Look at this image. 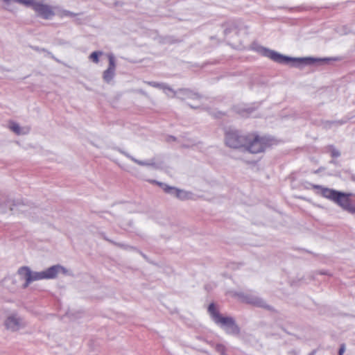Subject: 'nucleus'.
Returning a JSON list of instances; mask_svg holds the SVG:
<instances>
[{"label":"nucleus","mask_w":355,"mask_h":355,"mask_svg":"<svg viewBox=\"0 0 355 355\" xmlns=\"http://www.w3.org/2000/svg\"><path fill=\"white\" fill-rule=\"evenodd\" d=\"M176 96L181 100H187V99H198L200 100L201 97L193 92L192 91L187 89H180L178 91H175Z\"/></svg>","instance_id":"obj_11"},{"label":"nucleus","mask_w":355,"mask_h":355,"mask_svg":"<svg viewBox=\"0 0 355 355\" xmlns=\"http://www.w3.org/2000/svg\"><path fill=\"white\" fill-rule=\"evenodd\" d=\"M109 66L108 68L103 72V80L109 83L113 79L115 75L116 62L114 56L112 54H109Z\"/></svg>","instance_id":"obj_9"},{"label":"nucleus","mask_w":355,"mask_h":355,"mask_svg":"<svg viewBox=\"0 0 355 355\" xmlns=\"http://www.w3.org/2000/svg\"><path fill=\"white\" fill-rule=\"evenodd\" d=\"M167 93L168 94H166L168 97L170 98H173L172 96H173V93L171 92H168L167 91Z\"/></svg>","instance_id":"obj_28"},{"label":"nucleus","mask_w":355,"mask_h":355,"mask_svg":"<svg viewBox=\"0 0 355 355\" xmlns=\"http://www.w3.org/2000/svg\"><path fill=\"white\" fill-rule=\"evenodd\" d=\"M234 295L240 302L253 304L261 309H270V306L264 300L252 294L235 293Z\"/></svg>","instance_id":"obj_6"},{"label":"nucleus","mask_w":355,"mask_h":355,"mask_svg":"<svg viewBox=\"0 0 355 355\" xmlns=\"http://www.w3.org/2000/svg\"><path fill=\"white\" fill-rule=\"evenodd\" d=\"M347 211H348L349 212H350L352 214H355V206L352 205L350 204L349 206L348 207Z\"/></svg>","instance_id":"obj_25"},{"label":"nucleus","mask_w":355,"mask_h":355,"mask_svg":"<svg viewBox=\"0 0 355 355\" xmlns=\"http://www.w3.org/2000/svg\"><path fill=\"white\" fill-rule=\"evenodd\" d=\"M8 282H10L12 284H15L16 283V280L13 279H9L7 280Z\"/></svg>","instance_id":"obj_27"},{"label":"nucleus","mask_w":355,"mask_h":355,"mask_svg":"<svg viewBox=\"0 0 355 355\" xmlns=\"http://www.w3.org/2000/svg\"><path fill=\"white\" fill-rule=\"evenodd\" d=\"M4 1H9L10 0H3Z\"/></svg>","instance_id":"obj_30"},{"label":"nucleus","mask_w":355,"mask_h":355,"mask_svg":"<svg viewBox=\"0 0 355 355\" xmlns=\"http://www.w3.org/2000/svg\"><path fill=\"white\" fill-rule=\"evenodd\" d=\"M211 320L228 334L238 335L240 332L239 327L234 320L231 317L223 316L220 312H210Z\"/></svg>","instance_id":"obj_3"},{"label":"nucleus","mask_w":355,"mask_h":355,"mask_svg":"<svg viewBox=\"0 0 355 355\" xmlns=\"http://www.w3.org/2000/svg\"><path fill=\"white\" fill-rule=\"evenodd\" d=\"M216 349L218 352H219L221 355H225V347L222 344H218L216 346Z\"/></svg>","instance_id":"obj_20"},{"label":"nucleus","mask_w":355,"mask_h":355,"mask_svg":"<svg viewBox=\"0 0 355 355\" xmlns=\"http://www.w3.org/2000/svg\"><path fill=\"white\" fill-rule=\"evenodd\" d=\"M103 54L102 51H94L89 55V59L94 63H98L99 62V56Z\"/></svg>","instance_id":"obj_18"},{"label":"nucleus","mask_w":355,"mask_h":355,"mask_svg":"<svg viewBox=\"0 0 355 355\" xmlns=\"http://www.w3.org/2000/svg\"><path fill=\"white\" fill-rule=\"evenodd\" d=\"M33 9L39 16L45 19H50L55 15L52 7L42 1H36Z\"/></svg>","instance_id":"obj_8"},{"label":"nucleus","mask_w":355,"mask_h":355,"mask_svg":"<svg viewBox=\"0 0 355 355\" xmlns=\"http://www.w3.org/2000/svg\"><path fill=\"white\" fill-rule=\"evenodd\" d=\"M216 307L214 303H211L208 306L207 311H216Z\"/></svg>","instance_id":"obj_26"},{"label":"nucleus","mask_w":355,"mask_h":355,"mask_svg":"<svg viewBox=\"0 0 355 355\" xmlns=\"http://www.w3.org/2000/svg\"><path fill=\"white\" fill-rule=\"evenodd\" d=\"M107 241H108L109 242H110L111 243L121 248H123V249H125V250H132V249H134L133 247L130 246V245H126V244H123V243H116L113 241H111L110 239H106Z\"/></svg>","instance_id":"obj_19"},{"label":"nucleus","mask_w":355,"mask_h":355,"mask_svg":"<svg viewBox=\"0 0 355 355\" xmlns=\"http://www.w3.org/2000/svg\"><path fill=\"white\" fill-rule=\"evenodd\" d=\"M331 156L332 157H338L340 156V153L338 150H336V149H333L331 150Z\"/></svg>","instance_id":"obj_24"},{"label":"nucleus","mask_w":355,"mask_h":355,"mask_svg":"<svg viewBox=\"0 0 355 355\" xmlns=\"http://www.w3.org/2000/svg\"><path fill=\"white\" fill-rule=\"evenodd\" d=\"M76 14L73 13V12H71L70 11H68V10H64L62 12V16H69V17H74L76 16Z\"/></svg>","instance_id":"obj_22"},{"label":"nucleus","mask_w":355,"mask_h":355,"mask_svg":"<svg viewBox=\"0 0 355 355\" xmlns=\"http://www.w3.org/2000/svg\"><path fill=\"white\" fill-rule=\"evenodd\" d=\"M334 202H336L338 205H340L345 210L347 209L348 207L350 205V201L348 195L339 191L338 192Z\"/></svg>","instance_id":"obj_12"},{"label":"nucleus","mask_w":355,"mask_h":355,"mask_svg":"<svg viewBox=\"0 0 355 355\" xmlns=\"http://www.w3.org/2000/svg\"><path fill=\"white\" fill-rule=\"evenodd\" d=\"M3 325L6 330L15 332L24 328L26 326V322L17 313H11L5 316Z\"/></svg>","instance_id":"obj_5"},{"label":"nucleus","mask_w":355,"mask_h":355,"mask_svg":"<svg viewBox=\"0 0 355 355\" xmlns=\"http://www.w3.org/2000/svg\"><path fill=\"white\" fill-rule=\"evenodd\" d=\"M59 273L68 275L69 271L67 268L60 264L52 266L40 272L31 270V284L35 281L55 279Z\"/></svg>","instance_id":"obj_4"},{"label":"nucleus","mask_w":355,"mask_h":355,"mask_svg":"<svg viewBox=\"0 0 355 355\" xmlns=\"http://www.w3.org/2000/svg\"><path fill=\"white\" fill-rule=\"evenodd\" d=\"M120 152L122 154H123L125 156L128 157L130 159H131L132 162H134L135 163L137 164L139 166H147L152 165V164L148 161H141V160H139V159H136L135 157H132L131 155H130L127 152H125L123 150H120Z\"/></svg>","instance_id":"obj_17"},{"label":"nucleus","mask_w":355,"mask_h":355,"mask_svg":"<svg viewBox=\"0 0 355 355\" xmlns=\"http://www.w3.org/2000/svg\"><path fill=\"white\" fill-rule=\"evenodd\" d=\"M17 275L25 282L23 288H26L31 284V269L28 266H21L17 270Z\"/></svg>","instance_id":"obj_10"},{"label":"nucleus","mask_w":355,"mask_h":355,"mask_svg":"<svg viewBox=\"0 0 355 355\" xmlns=\"http://www.w3.org/2000/svg\"><path fill=\"white\" fill-rule=\"evenodd\" d=\"M73 313L72 312H66V313L63 315L62 320L64 322L69 321L72 320Z\"/></svg>","instance_id":"obj_21"},{"label":"nucleus","mask_w":355,"mask_h":355,"mask_svg":"<svg viewBox=\"0 0 355 355\" xmlns=\"http://www.w3.org/2000/svg\"><path fill=\"white\" fill-rule=\"evenodd\" d=\"M257 51L262 55L269 58L274 62L278 63H288L291 61H294L299 63L311 64L317 61V60L311 58H292L263 46H259L257 49Z\"/></svg>","instance_id":"obj_2"},{"label":"nucleus","mask_w":355,"mask_h":355,"mask_svg":"<svg viewBox=\"0 0 355 355\" xmlns=\"http://www.w3.org/2000/svg\"><path fill=\"white\" fill-rule=\"evenodd\" d=\"M144 83L151 87L162 89L166 94H168L167 91L171 92L173 93L172 97L176 96L175 91L174 89H173L170 86H168V85H166L165 83H157V82H154V81H145Z\"/></svg>","instance_id":"obj_15"},{"label":"nucleus","mask_w":355,"mask_h":355,"mask_svg":"<svg viewBox=\"0 0 355 355\" xmlns=\"http://www.w3.org/2000/svg\"><path fill=\"white\" fill-rule=\"evenodd\" d=\"M191 107H195L193 105H189Z\"/></svg>","instance_id":"obj_29"},{"label":"nucleus","mask_w":355,"mask_h":355,"mask_svg":"<svg viewBox=\"0 0 355 355\" xmlns=\"http://www.w3.org/2000/svg\"><path fill=\"white\" fill-rule=\"evenodd\" d=\"M314 188L320 190V193L324 198H328L332 201L334 200L338 191L331 189L329 188L322 187L319 185L313 186Z\"/></svg>","instance_id":"obj_14"},{"label":"nucleus","mask_w":355,"mask_h":355,"mask_svg":"<svg viewBox=\"0 0 355 355\" xmlns=\"http://www.w3.org/2000/svg\"><path fill=\"white\" fill-rule=\"evenodd\" d=\"M19 205V202H16L11 198H5L0 200V209L2 213L6 211V208H8L10 211H12L15 209V207Z\"/></svg>","instance_id":"obj_13"},{"label":"nucleus","mask_w":355,"mask_h":355,"mask_svg":"<svg viewBox=\"0 0 355 355\" xmlns=\"http://www.w3.org/2000/svg\"><path fill=\"white\" fill-rule=\"evenodd\" d=\"M8 127L10 130L18 135H27L30 132L29 127H21L17 123L14 121L9 122Z\"/></svg>","instance_id":"obj_16"},{"label":"nucleus","mask_w":355,"mask_h":355,"mask_svg":"<svg viewBox=\"0 0 355 355\" xmlns=\"http://www.w3.org/2000/svg\"><path fill=\"white\" fill-rule=\"evenodd\" d=\"M154 182H156L157 184H159L160 187H162L163 190L172 196H175L178 199L181 200H188L191 198L192 193L191 192L180 189L175 187H170L166 184H164L161 182H158L156 181H154Z\"/></svg>","instance_id":"obj_7"},{"label":"nucleus","mask_w":355,"mask_h":355,"mask_svg":"<svg viewBox=\"0 0 355 355\" xmlns=\"http://www.w3.org/2000/svg\"><path fill=\"white\" fill-rule=\"evenodd\" d=\"M345 351V344H342L338 351V355H343Z\"/></svg>","instance_id":"obj_23"},{"label":"nucleus","mask_w":355,"mask_h":355,"mask_svg":"<svg viewBox=\"0 0 355 355\" xmlns=\"http://www.w3.org/2000/svg\"><path fill=\"white\" fill-rule=\"evenodd\" d=\"M225 144L232 148H243L252 154L261 153L265 151L268 141L255 132L241 134L236 130H229L225 132Z\"/></svg>","instance_id":"obj_1"}]
</instances>
